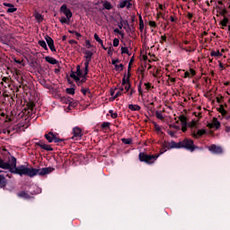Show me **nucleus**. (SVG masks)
<instances>
[{
    "instance_id": "35",
    "label": "nucleus",
    "mask_w": 230,
    "mask_h": 230,
    "mask_svg": "<svg viewBox=\"0 0 230 230\" xmlns=\"http://www.w3.org/2000/svg\"><path fill=\"white\" fill-rule=\"evenodd\" d=\"M110 114L113 119H116V118H118V113L114 112L113 111H110Z\"/></svg>"
},
{
    "instance_id": "32",
    "label": "nucleus",
    "mask_w": 230,
    "mask_h": 230,
    "mask_svg": "<svg viewBox=\"0 0 230 230\" xmlns=\"http://www.w3.org/2000/svg\"><path fill=\"white\" fill-rule=\"evenodd\" d=\"M155 115L157 119H164V117L163 116V113L161 111H156Z\"/></svg>"
},
{
    "instance_id": "40",
    "label": "nucleus",
    "mask_w": 230,
    "mask_h": 230,
    "mask_svg": "<svg viewBox=\"0 0 230 230\" xmlns=\"http://www.w3.org/2000/svg\"><path fill=\"white\" fill-rule=\"evenodd\" d=\"M149 26H151V28H155L157 26V24L155 23V22L150 21Z\"/></svg>"
},
{
    "instance_id": "63",
    "label": "nucleus",
    "mask_w": 230,
    "mask_h": 230,
    "mask_svg": "<svg viewBox=\"0 0 230 230\" xmlns=\"http://www.w3.org/2000/svg\"><path fill=\"white\" fill-rule=\"evenodd\" d=\"M129 96H132V91L129 93Z\"/></svg>"
},
{
    "instance_id": "45",
    "label": "nucleus",
    "mask_w": 230,
    "mask_h": 230,
    "mask_svg": "<svg viewBox=\"0 0 230 230\" xmlns=\"http://www.w3.org/2000/svg\"><path fill=\"white\" fill-rule=\"evenodd\" d=\"M4 6H7L8 8H11L12 6H13V4H8V3H4Z\"/></svg>"
},
{
    "instance_id": "6",
    "label": "nucleus",
    "mask_w": 230,
    "mask_h": 230,
    "mask_svg": "<svg viewBox=\"0 0 230 230\" xmlns=\"http://www.w3.org/2000/svg\"><path fill=\"white\" fill-rule=\"evenodd\" d=\"M60 12L66 15V19H71V17H73V13H71V10L67 8V4H63L60 7Z\"/></svg>"
},
{
    "instance_id": "39",
    "label": "nucleus",
    "mask_w": 230,
    "mask_h": 230,
    "mask_svg": "<svg viewBox=\"0 0 230 230\" xmlns=\"http://www.w3.org/2000/svg\"><path fill=\"white\" fill-rule=\"evenodd\" d=\"M115 67H116L117 71L123 70V65H121V64L120 65H116Z\"/></svg>"
},
{
    "instance_id": "38",
    "label": "nucleus",
    "mask_w": 230,
    "mask_h": 230,
    "mask_svg": "<svg viewBox=\"0 0 230 230\" xmlns=\"http://www.w3.org/2000/svg\"><path fill=\"white\" fill-rule=\"evenodd\" d=\"M121 52H122V53H126V55H128V49L126 48V47H122V48H121Z\"/></svg>"
},
{
    "instance_id": "29",
    "label": "nucleus",
    "mask_w": 230,
    "mask_h": 230,
    "mask_svg": "<svg viewBox=\"0 0 230 230\" xmlns=\"http://www.w3.org/2000/svg\"><path fill=\"white\" fill-rule=\"evenodd\" d=\"M94 39L97 42H99V44L103 46V40H102V39H100V36H98L96 33L94 34Z\"/></svg>"
},
{
    "instance_id": "23",
    "label": "nucleus",
    "mask_w": 230,
    "mask_h": 230,
    "mask_svg": "<svg viewBox=\"0 0 230 230\" xmlns=\"http://www.w3.org/2000/svg\"><path fill=\"white\" fill-rule=\"evenodd\" d=\"M18 196L21 197L22 199H30V194H28V192L26 191L20 192Z\"/></svg>"
},
{
    "instance_id": "13",
    "label": "nucleus",
    "mask_w": 230,
    "mask_h": 230,
    "mask_svg": "<svg viewBox=\"0 0 230 230\" xmlns=\"http://www.w3.org/2000/svg\"><path fill=\"white\" fill-rule=\"evenodd\" d=\"M38 146H40L43 150H47L48 152L53 151V148L49 145H46L43 142L37 143Z\"/></svg>"
},
{
    "instance_id": "37",
    "label": "nucleus",
    "mask_w": 230,
    "mask_h": 230,
    "mask_svg": "<svg viewBox=\"0 0 230 230\" xmlns=\"http://www.w3.org/2000/svg\"><path fill=\"white\" fill-rule=\"evenodd\" d=\"M139 26H140V30H143L145 28V23L143 22V18H141L140 16V23H139Z\"/></svg>"
},
{
    "instance_id": "55",
    "label": "nucleus",
    "mask_w": 230,
    "mask_h": 230,
    "mask_svg": "<svg viewBox=\"0 0 230 230\" xmlns=\"http://www.w3.org/2000/svg\"><path fill=\"white\" fill-rule=\"evenodd\" d=\"M170 19L172 22H175V18H173V16H171Z\"/></svg>"
},
{
    "instance_id": "3",
    "label": "nucleus",
    "mask_w": 230,
    "mask_h": 230,
    "mask_svg": "<svg viewBox=\"0 0 230 230\" xmlns=\"http://www.w3.org/2000/svg\"><path fill=\"white\" fill-rule=\"evenodd\" d=\"M130 89V84L128 83V77H124L122 80V84L119 88L118 92L115 93L113 98H119V96L123 95V92L126 90V93H128Z\"/></svg>"
},
{
    "instance_id": "43",
    "label": "nucleus",
    "mask_w": 230,
    "mask_h": 230,
    "mask_svg": "<svg viewBox=\"0 0 230 230\" xmlns=\"http://www.w3.org/2000/svg\"><path fill=\"white\" fill-rule=\"evenodd\" d=\"M159 71L160 69H156V72L153 74V76H155V78H157L159 76Z\"/></svg>"
},
{
    "instance_id": "48",
    "label": "nucleus",
    "mask_w": 230,
    "mask_h": 230,
    "mask_svg": "<svg viewBox=\"0 0 230 230\" xmlns=\"http://www.w3.org/2000/svg\"><path fill=\"white\" fill-rule=\"evenodd\" d=\"M75 37H77V39H80V37H82V34H80L77 31L75 32Z\"/></svg>"
},
{
    "instance_id": "19",
    "label": "nucleus",
    "mask_w": 230,
    "mask_h": 230,
    "mask_svg": "<svg viewBox=\"0 0 230 230\" xmlns=\"http://www.w3.org/2000/svg\"><path fill=\"white\" fill-rule=\"evenodd\" d=\"M46 62H49V64H52V66H55V64H57V59H55V58H51V57H46L45 58Z\"/></svg>"
},
{
    "instance_id": "60",
    "label": "nucleus",
    "mask_w": 230,
    "mask_h": 230,
    "mask_svg": "<svg viewBox=\"0 0 230 230\" xmlns=\"http://www.w3.org/2000/svg\"><path fill=\"white\" fill-rule=\"evenodd\" d=\"M75 31H69V33H74V35H75Z\"/></svg>"
},
{
    "instance_id": "36",
    "label": "nucleus",
    "mask_w": 230,
    "mask_h": 230,
    "mask_svg": "<svg viewBox=\"0 0 230 230\" xmlns=\"http://www.w3.org/2000/svg\"><path fill=\"white\" fill-rule=\"evenodd\" d=\"M66 93L67 94H75V90L74 88H67Z\"/></svg>"
},
{
    "instance_id": "27",
    "label": "nucleus",
    "mask_w": 230,
    "mask_h": 230,
    "mask_svg": "<svg viewBox=\"0 0 230 230\" xmlns=\"http://www.w3.org/2000/svg\"><path fill=\"white\" fill-rule=\"evenodd\" d=\"M39 44H40V46H41V48H43V49L48 50V45L46 44V41H44V40H40V41H39Z\"/></svg>"
},
{
    "instance_id": "24",
    "label": "nucleus",
    "mask_w": 230,
    "mask_h": 230,
    "mask_svg": "<svg viewBox=\"0 0 230 230\" xmlns=\"http://www.w3.org/2000/svg\"><path fill=\"white\" fill-rule=\"evenodd\" d=\"M211 57H222L220 50H213L210 53Z\"/></svg>"
},
{
    "instance_id": "1",
    "label": "nucleus",
    "mask_w": 230,
    "mask_h": 230,
    "mask_svg": "<svg viewBox=\"0 0 230 230\" xmlns=\"http://www.w3.org/2000/svg\"><path fill=\"white\" fill-rule=\"evenodd\" d=\"M84 55L86 58V61L84 63V71L82 72V70L80 69V66H77L76 71L72 72L70 75L71 78H73L76 82V84H78V85L85 82V76H87V73H89V62H91L93 52H91L90 50H86L84 52Z\"/></svg>"
},
{
    "instance_id": "41",
    "label": "nucleus",
    "mask_w": 230,
    "mask_h": 230,
    "mask_svg": "<svg viewBox=\"0 0 230 230\" xmlns=\"http://www.w3.org/2000/svg\"><path fill=\"white\" fill-rule=\"evenodd\" d=\"M160 42H161V44H163L164 42H166V36H162L161 37V40H160Z\"/></svg>"
},
{
    "instance_id": "28",
    "label": "nucleus",
    "mask_w": 230,
    "mask_h": 230,
    "mask_svg": "<svg viewBox=\"0 0 230 230\" xmlns=\"http://www.w3.org/2000/svg\"><path fill=\"white\" fill-rule=\"evenodd\" d=\"M179 120L181 121V125H187L186 117L184 115L180 116Z\"/></svg>"
},
{
    "instance_id": "52",
    "label": "nucleus",
    "mask_w": 230,
    "mask_h": 230,
    "mask_svg": "<svg viewBox=\"0 0 230 230\" xmlns=\"http://www.w3.org/2000/svg\"><path fill=\"white\" fill-rule=\"evenodd\" d=\"M2 82H4L6 84V82H8V77H3Z\"/></svg>"
},
{
    "instance_id": "34",
    "label": "nucleus",
    "mask_w": 230,
    "mask_h": 230,
    "mask_svg": "<svg viewBox=\"0 0 230 230\" xmlns=\"http://www.w3.org/2000/svg\"><path fill=\"white\" fill-rule=\"evenodd\" d=\"M116 91H118L116 88L111 90V96H112L113 100H116V98H114V96H116Z\"/></svg>"
},
{
    "instance_id": "47",
    "label": "nucleus",
    "mask_w": 230,
    "mask_h": 230,
    "mask_svg": "<svg viewBox=\"0 0 230 230\" xmlns=\"http://www.w3.org/2000/svg\"><path fill=\"white\" fill-rule=\"evenodd\" d=\"M122 141L125 143V145H130V140L129 139H122Z\"/></svg>"
},
{
    "instance_id": "21",
    "label": "nucleus",
    "mask_w": 230,
    "mask_h": 230,
    "mask_svg": "<svg viewBox=\"0 0 230 230\" xmlns=\"http://www.w3.org/2000/svg\"><path fill=\"white\" fill-rule=\"evenodd\" d=\"M128 109L130 111H141V107L137 104H129Z\"/></svg>"
},
{
    "instance_id": "58",
    "label": "nucleus",
    "mask_w": 230,
    "mask_h": 230,
    "mask_svg": "<svg viewBox=\"0 0 230 230\" xmlns=\"http://www.w3.org/2000/svg\"><path fill=\"white\" fill-rule=\"evenodd\" d=\"M188 17H189L190 19H191V18L193 17V14H192V13H189V14H188Z\"/></svg>"
},
{
    "instance_id": "5",
    "label": "nucleus",
    "mask_w": 230,
    "mask_h": 230,
    "mask_svg": "<svg viewBox=\"0 0 230 230\" xmlns=\"http://www.w3.org/2000/svg\"><path fill=\"white\" fill-rule=\"evenodd\" d=\"M181 146L183 148H187L188 150H190L191 152L195 150V145L193 144V140L191 139H186L183 142H181Z\"/></svg>"
},
{
    "instance_id": "30",
    "label": "nucleus",
    "mask_w": 230,
    "mask_h": 230,
    "mask_svg": "<svg viewBox=\"0 0 230 230\" xmlns=\"http://www.w3.org/2000/svg\"><path fill=\"white\" fill-rule=\"evenodd\" d=\"M69 20H70V19H67V18H66V17H61L60 22H61L62 24H68V23H69Z\"/></svg>"
},
{
    "instance_id": "54",
    "label": "nucleus",
    "mask_w": 230,
    "mask_h": 230,
    "mask_svg": "<svg viewBox=\"0 0 230 230\" xmlns=\"http://www.w3.org/2000/svg\"><path fill=\"white\" fill-rule=\"evenodd\" d=\"M114 32H115V33H121V31H119V29H115V30H114Z\"/></svg>"
},
{
    "instance_id": "33",
    "label": "nucleus",
    "mask_w": 230,
    "mask_h": 230,
    "mask_svg": "<svg viewBox=\"0 0 230 230\" xmlns=\"http://www.w3.org/2000/svg\"><path fill=\"white\" fill-rule=\"evenodd\" d=\"M113 46H114V48H118L119 46V39H114L113 40Z\"/></svg>"
},
{
    "instance_id": "17",
    "label": "nucleus",
    "mask_w": 230,
    "mask_h": 230,
    "mask_svg": "<svg viewBox=\"0 0 230 230\" xmlns=\"http://www.w3.org/2000/svg\"><path fill=\"white\" fill-rule=\"evenodd\" d=\"M45 137H46L47 141H49V143H53V141H55V135H53V133H51V132L45 135Z\"/></svg>"
},
{
    "instance_id": "8",
    "label": "nucleus",
    "mask_w": 230,
    "mask_h": 230,
    "mask_svg": "<svg viewBox=\"0 0 230 230\" xmlns=\"http://www.w3.org/2000/svg\"><path fill=\"white\" fill-rule=\"evenodd\" d=\"M74 136L72 137V139H75V141L78 139H81L82 137V129L80 128H75L73 130Z\"/></svg>"
},
{
    "instance_id": "10",
    "label": "nucleus",
    "mask_w": 230,
    "mask_h": 230,
    "mask_svg": "<svg viewBox=\"0 0 230 230\" xmlns=\"http://www.w3.org/2000/svg\"><path fill=\"white\" fill-rule=\"evenodd\" d=\"M209 152H212V154H222L223 149L219 146L212 145L208 147Z\"/></svg>"
},
{
    "instance_id": "64",
    "label": "nucleus",
    "mask_w": 230,
    "mask_h": 230,
    "mask_svg": "<svg viewBox=\"0 0 230 230\" xmlns=\"http://www.w3.org/2000/svg\"><path fill=\"white\" fill-rule=\"evenodd\" d=\"M169 134H171V136H173V134L172 132H170Z\"/></svg>"
},
{
    "instance_id": "46",
    "label": "nucleus",
    "mask_w": 230,
    "mask_h": 230,
    "mask_svg": "<svg viewBox=\"0 0 230 230\" xmlns=\"http://www.w3.org/2000/svg\"><path fill=\"white\" fill-rule=\"evenodd\" d=\"M102 128H105L109 127V122H103L102 124Z\"/></svg>"
},
{
    "instance_id": "16",
    "label": "nucleus",
    "mask_w": 230,
    "mask_h": 230,
    "mask_svg": "<svg viewBox=\"0 0 230 230\" xmlns=\"http://www.w3.org/2000/svg\"><path fill=\"white\" fill-rule=\"evenodd\" d=\"M196 72L190 68V71H187L184 73V78H191L193 76H195Z\"/></svg>"
},
{
    "instance_id": "4",
    "label": "nucleus",
    "mask_w": 230,
    "mask_h": 230,
    "mask_svg": "<svg viewBox=\"0 0 230 230\" xmlns=\"http://www.w3.org/2000/svg\"><path fill=\"white\" fill-rule=\"evenodd\" d=\"M157 157H159V155H148L144 153L139 154L140 161H144L145 163H147V164H154V163H155V161H157Z\"/></svg>"
},
{
    "instance_id": "51",
    "label": "nucleus",
    "mask_w": 230,
    "mask_h": 230,
    "mask_svg": "<svg viewBox=\"0 0 230 230\" xmlns=\"http://www.w3.org/2000/svg\"><path fill=\"white\" fill-rule=\"evenodd\" d=\"M118 62H119V60H114V59H113V60L111 61V64H113V66H116V64H118Z\"/></svg>"
},
{
    "instance_id": "62",
    "label": "nucleus",
    "mask_w": 230,
    "mask_h": 230,
    "mask_svg": "<svg viewBox=\"0 0 230 230\" xmlns=\"http://www.w3.org/2000/svg\"><path fill=\"white\" fill-rule=\"evenodd\" d=\"M15 62H16L17 64H21V61H17V60H15Z\"/></svg>"
},
{
    "instance_id": "56",
    "label": "nucleus",
    "mask_w": 230,
    "mask_h": 230,
    "mask_svg": "<svg viewBox=\"0 0 230 230\" xmlns=\"http://www.w3.org/2000/svg\"><path fill=\"white\" fill-rule=\"evenodd\" d=\"M145 85H146V89H150V84L146 83V84H145Z\"/></svg>"
},
{
    "instance_id": "22",
    "label": "nucleus",
    "mask_w": 230,
    "mask_h": 230,
    "mask_svg": "<svg viewBox=\"0 0 230 230\" xmlns=\"http://www.w3.org/2000/svg\"><path fill=\"white\" fill-rule=\"evenodd\" d=\"M34 17L36 19V21H38L39 22H42V21L44 20V17H42V14L36 13L34 14Z\"/></svg>"
},
{
    "instance_id": "11",
    "label": "nucleus",
    "mask_w": 230,
    "mask_h": 230,
    "mask_svg": "<svg viewBox=\"0 0 230 230\" xmlns=\"http://www.w3.org/2000/svg\"><path fill=\"white\" fill-rule=\"evenodd\" d=\"M204 134H206L205 129H199L198 131L193 130L191 132L192 137H195L196 139H199V137H201V136H204Z\"/></svg>"
},
{
    "instance_id": "53",
    "label": "nucleus",
    "mask_w": 230,
    "mask_h": 230,
    "mask_svg": "<svg viewBox=\"0 0 230 230\" xmlns=\"http://www.w3.org/2000/svg\"><path fill=\"white\" fill-rule=\"evenodd\" d=\"M195 125H197V122L196 121H191L190 127H195Z\"/></svg>"
},
{
    "instance_id": "18",
    "label": "nucleus",
    "mask_w": 230,
    "mask_h": 230,
    "mask_svg": "<svg viewBox=\"0 0 230 230\" xmlns=\"http://www.w3.org/2000/svg\"><path fill=\"white\" fill-rule=\"evenodd\" d=\"M0 168L4 170H10V164L4 163L3 160H0Z\"/></svg>"
},
{
    "instance_id": "25",
    "label": "nucleus",
    "mask_w": 230,
    "mask_h": 230,
    "mask_svg": "<svg viewBox=\"0 0 230 230\" xmlns=\"http://www.w3.org/2000/svg\"><path fill=\"white\" fill-rule=\"evenodd\" d=\"M182 146V144H177L175 142L171 143V148H181Z\"/></svg>"
},
{
    "instance_id": "59",
    "label": "nucleus",
    "mask_w": 230,
    "mask_h": 230,
    "mask_svg": "<svg viewBox=\"0 0 230 230\" xmlns=\"http://www.w3.org/2000/svg\"><path fill=\"white\" fill-rule=\"evenodd\" d=\"M119 30H121V28H123V23H119Z\"/></svg>"
},
{
    "instance_id": "7",
    "label": "nucleus",
    "mask_w": 230,
    "mask_h": 230,
    "mask_svg": "<svg viewBox=\"0 0 230 230\" xmlns=\"http://www.w3.org/2000/svg\"><path fill=\"white\" fill-rule=\"evenodd\" d=\"M45 40L47 41V44H48L50 51H53V52L57 51V49H55V41H53V39H51V37H49V36H47L45 38Z\"/></svg>"
},
{
    "instance_id": "44",
    "label": "nucleus",
    "mask_w": 230,
    "mask_h": 230,
    "mask_svg": "<svg viewBox=\"0 0 230 230\" xmlns=\"http://www.w3.org/2000/svg\"><path fill=\"white\" fill-rule=\"evenodd\" d=\"M182 125V127H181V130H182V132H186V130H187V127H186V124H181Z\"/></svg>"
},
{
    "instance_id": "20",
    "label": "nucleus",
    "mask_w": 230,
    "mask_h": 230,
    "mask_svg": "<svg viewBox=\"0 0 230 230\" xmlns=\"http://www.w3.org/2000/svg\"><path fill=\"white\" fill-rule=\"evenodd\" d=\"M102 6L105 10H112V4L109 1L103 2Z\"/></svg>"
},
{
    "instance_id": "49",
    "label": "nucleus",
    "mask_w": 230,
    "mask_h": 230,
    "mask_svg": "<svg viewBox=\"0 0 230 230\" xmlns=\"http://www.w3.org/2000/svg\"><path fill=\"white\" fill-rule=\"evenodd\" d=\"M169 82H172V84H174L175 78L174 77H170L169 78Z\"/></svg>"
},
{
    "instance_id": "26",
    "label": "nucleus",
    "mask_w": 230,
    "mask_h": 230,
    "mask_svg": "<svg viewBox=\"0 0 230 230\" xmlns=\"http://www.w3.org/2000/svg\"><path fill=\"white\" fill-rule=\"evenodd\" d=\"M14 12H17V8H15L14 5L9 7V8L7 9V13H13Z\"/></svg>"
},
{
    "instance_id": "50",
    "label": "nucleus",
    "mask_w": 230,
    "mask_h": 230,
    "mask_svg": "<svg viewBox=\"0 0 230 230\" xmlns=\"http://www.w3.org/2000/svg\"><path fill=\"white\" fill-rule=\"evenodd\" d=\"M158 8L159 10H164L165 6L163 4H159Z\"/></svg>"
},
{
    "instance_id": "42",
    "label": "nucleus",
    "mask_w": 230,
    "mask_h": 230,
    "mask_svg": "<svg viewBox=\"0 0 230 230\" xmlns=\"http://www.w3.org/2000/svg\"><path fill=\"white\" fill-rule=\"evenodd\" d=\"M112 51H114V49H112V48L108 49V55H110V57H112Z\"/></svg>"
},
{
    "instance_id": "31",
    "label": "nucleus",
    "mask_w": 230,
    "mask_h": 230,
    "mask_svg": "<svg viewBox=\"0 0 230 230\" xmlns=\"http://www.w3.org/2000/svg\"><path fill=\"white\" fill-rule=\"evenodd\" d=\"M229 22V19H227V18H224L222 21H221V26H224V27H226V26H227V23Z\"/></svg>"
},
{
    "instance_id": "14",
    "label": "nucleus",
    "mask_w": 230,
    "mask_h": 230,
    "mask_svg": "<svg viewBox=\"0 0 230 230\" xmlns=\"http://www.w3.org/2000/svg\"><path fill=\"white\" fill-rule=\"evenodd\" d=\"M6 184V178H4V175H3V172L0 171V188H4Z\"/></svg>"
},
{
    "instance_id": "2",
    "label": "nucleus",
    "mask_w": 230,
    "mask_h": 230,
    "mask_svg": "<svg viewBox=\"0 0 230 230\" xmlns=\"http://www.w3.org/2000/svg\"><path fill=\"white\" fill-rule=\"evenodd\" d=\"M14 173H17L18 175H28V177H35L37 176V171L35 168H29L24 165H21L14 169Z\"/></svg>"
},
{
    "instance_id": "57",
    "label": "nucleus",
    "mask_w": 230,
    "mask_h": 230,
    "mask_svg": "<svg viewBox=\"0 0 230 230\" xmlns=\"http://www.w3.org/2000/svg\"><path fill=\"white\" fill-rule=\"evenodd\" d=\"M155 129H156V130H158V131L161 130V128H159V126L155 125Z\"/></svg>"
},
{
    "instance_id": "12",
    "label": "nucleus",
    "mask_w": 230,
    "mask_h": 230,
    "mask_svg": "<svg viewBox=\"0 0 230 230\" xmlns=\"http://www.w3.org/2000/svg\"><path fill=\"white\" fill-rule=\"evenodd\" d=\"M208 128H220V122L217 118H214L212 120V123L208 125Z\"/></svg>"
},
{
    "instance_id": "9",
    "label": "nucleus",
    "mask_w": 230,
    "mask_h": 230,
    "mask_svg": "<svg viewBox=\"0 0 230 230\" xmlns=\"http://www.w3.org/2000/svg\"><path fill=\"white\" fill-rule=\"evenodd\" d=\"M36 175H48V173H51V168L46 167L42 169H35Z\"/></svg>"
},
{
    "instance_id": "61",
    "label": "nucleus",
    "mask_w": 230,
    "mask_h": 230,
    "mask_svg": "<svg viewBox=\"0 0 230 230\" xmlns=\"http://www.w3.org/2000/svg\"><path fill=\"white\" fill-rule=\"evenodd\" d=\"M219 67H224V66L222 65V63H219Z\"/></svg>"
},
{
    "instance_id": "15",
    "label": "nucleus",
    "mask_w": 230,
    "mask_h": 230,
    "mask_svg": "<svg viewBox=\"0 0 230 230\" xmlns=\"http://www.w3.org/2000/svg\"><path fill=\"white\" fill-rule=\"evenodd\" d=\"M130 1L131 0H123L119 3V8H130Z\"/></svg>"
}]
</instances>
